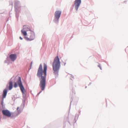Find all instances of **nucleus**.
Listing matches in <instances>:
<instances>
[{
	"instance_id": "f8f14e48",
	"label": "nucleus",
	"mask_w": 128,
	"mask_h": 128,
	"mask_svg": "<svg viewBox=\"0 0 128 128\" xmlns=\"http://www.w3.org/2000/svg\"><path fill=\"white\" fill-rule=\"evenodd\" d=\"M9 90H10L12 88V82L11 81L9 83Z\"/></svg>"
},
{
	"instance_id": "9b49d317",
	"label": "nucleus",
	"mask_w": 128,
	"mask_h": 128,
	"mask_svg": "<svg viewBox=\"0 0 128 128\" xmlns=\"http://www.w3.org/2000/svg\"><path fill=\"white\" fill-rule=\"evenodd\" d=\"M7 93V90L6 89H4L3 91V94L2 96L3 98H6V95Z\"/></svg>"
},
{
	"instance_id": "4468645a",
	"label": "nucleus",
	"mask_w": 128,
	"mask_h": 128,
	"mask_svg": "<svg viewBox=\"0 0 128 128\" xmlns=\"http://www.w3.org/2000/svg\"><path fill=\"white\" fill-rule=\"evenodd\" d=\"M14 86L15 88H16L18 86V85L16 82H15L14 83Z\"/></svg>"
},
{
	"instance_id": "a211bd4d",
	"label": "nucleus",
	"mask_w": 128,
	"mask_h": 128,
	"mask_svg": "<svg viewBox=\"0 0 128 128\" xmlns=\"http://www.w3.org/2000/svg\"><path fill=\"white\" fill-rule=\"evenodd\" d=\"M32 64V63H31V64Z\"/></svg>"
},
{
	"instance_id": "423d86ee",
	"label": "nucleus",
	"mask_w": 128,
	"mask_h": 128,
	"mask_svg": "<svg viewBox=\"0 0 128 128\" xmlns=\"http://www.w3.org/2000/svg\"><path fill=\"white\" fill-rule=\"evenodd\" d=\"M61 13V12L60 11L58 10L55 12L54 14L55 18L54 20L55 21L58 22V21Z\"/></svg>"
},
{
	"instance_id": "dca6fc26",
	"label": "nucleus",
	"mask_w": 128,
	"mask_h": 128,
	"mask_svg": "<svg viewBox=\"0 0 128 128\" xmlns=\"http://www.w3.org/2000/svg\"><path fill=\"white\" fill-rule=\"evenodd\" d=\"M20 38L21 40H22V37H21L20 36Z\"/></svg>"
},
{
	"instance_id": "f03ea898",
	"label": "nucleus",
	"mask_w": 128,
	"mask_h": 128,
	"mask_svg": "<svg viewBox=\"0 0 128 128\" xmlns=\"http://www.w3.org/2000/svg\"><path fill=\"white\" fill-rule=\"evenodd\" d=\"M28 36L29 38L25 36L24 38L25 39L28 41H31L34 40L35 38V35L34 32L33 31H30L29 34Z\"/></svg>"
},
{
	"instance_id": "6e6552de",
	"label": "nucleus",
	"mask_w": 128,
	"mask_h": 128,
	"mask_svg": "<svg viewBox=\"0 0 128 128\" xmlns=\"http://www.w3.org/2000/svg\"><path fill=\"white\" fill-rule=\"evenodd\" d=\"M81 3V0H76L74 2L75 8L77 10Z\"/></svg>"
},
{
	"instance_id": "9d476101",
	"label": "nucleus",
	"mask_w": 128,
	"mask_h": 128,
	"mask_svg": "<svg viewBox=\"0 0 128 128\" xmlns=\"http://www.w3.org/2000/svg\"><path fill=\"white\" fill-rule=\"evenodd\" d=\"M53 64H60V62L58 56L56 57L54 59Z\"/></svg>"
},
{
	"instance_id": "20e7f679",
	"label": "nucleus",
	"mask_w": 128,
	"mask_h": 128,
	"mask_svg": "<svg viewBox=\"0 0 128 128\" xmlns=\"http://www.w3.org/2000/svg\"><path fill=\"white\" fill-rule=\"evenodd\" d=\"M17 82L20 87V90H21L22 94L26 92L24 88L22 85V82L21 81V78L20 77H19L18 80L17 81Z\"/></svg>"
},
{
	"instance_id": "39448f33",
	"label": "nucleus",
	"mask_w": 128,
	"mask_h": 128,
	"mask_svg": "<svg viewBox=\"0 0 128 128\" xmlns=\"http://www.w3.org/2000/svg\"><path fill=\"white\" fill-rule=\"evenodd\" d=\"M30 31V27L28 26H24L23 29L21 30V32L22 34L24 36L27 35L26 32Z\"/></svg>"
},
{
	"instance_id": "7ed1b4c3",
	"label": "nucleus",
	"mask_w": 128,
	"mask_h": 128,
	"mask_svg": "<svg viewBox=\"0 0 128 128\" xmlns=\"http://www.w3.org/2000/svg\"><path fill=\"white\" fill-rule=\"evenodd\" d=\"M60 66V64H53L52 67L54 73L56 76L58 75L59 70Z\"/></svg>"
},
{
	"instance_id": "f257e3e1",
	"label": "nucleus",
	"mask_w": 128,
	"mask_h": 128,
	"mask_svg": "<svg viewBox=\"0 0 128 128\" xmlns=\"http://www.w3.org/2000/svg\"><path fill=\"white\" fill-rule=\"evenodd\" d=\"M47 69L46 64H44L43 70L42 66L40 64L38 69L37 74V76L40 78V83L39 85L42 90H44L45 88Z\"/></svg>"
},
{
	"instance_id": "0eeeda50",
	"label": "nucleus",
	"mask_w": 128,
	"mask_h": 128,
	"mask_svg": "<svg viewBox=\"0 0 128 128\" xmlns=\"http://www.w3.org/2000/svg\"><path fill=\"white\" fill-rule=\"evenodd\" d=\"M3 114L8 117H10L12 115L11 113L8 110H3L2 111Z\"/></svg>"
},
{
	"instance_id": "f3484780",
	"label": "nucleus",
	"mask_w": 128,
	"mask_h": 128,
	"mask_svg": "<svg viewBox=\"0 0 128 128\" xmlns=\"http://www.w3.org/2000/svg\"><path fill=\"white\" fill-rule=\"evenodd\" d=\"M100 69H101V68H100Z\"/></svg>"
},
{
	"instance_id": "2eb2a0df",
	"label": "nucleus",
	"mask_w": 128,
	"mask_h": 128,
	"mask_svg": "<svg viewBox=\"0 0 128 128\" xmlns=\"http://www.w3.org/2000/svg\"><path fill=\"white\" fill-rule=\"evenodd\" d=\"M3 100L1 102V104H2V105H3Z\"/></svg>"
},
{
	"instance_id": "ddd939ff",
	"label": "nucleus",
	"mask_w": 128,
	"mask_h": 128,
	"mask_svg": "<svg viewBox=\"0 0 128 128\" xmlns=\"http://www.w3.org/2000/svg\"><path fill=\"white\" fill-rule=\"evenodd\" d=\"M19 108V107H18L17 108V112L18 114H20L21 112V111L20 110H18Z\"/></svg>"
},
{
	"instance_id": "1a4fd4ad",
	"label": "nucleus",
	"mask_w": 128,
	"mask_h": 128,
	"mask_svg": "<svg viewBox=\"0 0 128 128\" xmlns=\"http://www.w3.org/2000/svg\"><path fill=\"white\" fill-rule=\"evenodd\" d=\"M10 58L12 61H14L16 58V54H12L10 56Z\"/></svg>"
}]
</instances>
